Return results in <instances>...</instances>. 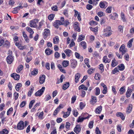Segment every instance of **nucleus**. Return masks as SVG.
Returning <instances> with one entry per match:
<instances>
[{
  "label": "nucleus",
  "mask_w": 134,
  "mask_h": 134,
  "mask_svg": "<svg viewBox=\"0 0 134 134\" xmlns=\"http://www.w3.org/2000/svg\"><path fill=\"white\" fill-rule=\"evenodd\" d=\"M17 128L19 130H23L24 128V122L21 121H20L17 124Z\"/></svg>",
  "instance_id": "3"
},
{
  "label": "nucleus",
  "mask_w": 134,
  "mask_h": 134,
  "mask_svg": "<svg viewBox=\"0 0 134 134\" xmlns=\"http://www.w3.org/2000/svg\"><path fill=\"white\" fill-rule=\"evenodd\" d=\"M58 67L62 72H63L64 73H66L65 71L62 68V66L61 65L58 64Z\"/></svg>",
  "instance_id": "29"
},
{
  "label": "nucleus",
  "mask_w": 134,
  "mask_h": 134,
  "mask_svg": "<svg viewBox=\"0 0 134 134\" xmlns=\"http://www.w3.org/2000/svg\"><path fill=\"white\" fill-rule=\"evenodd\" d=\"M80 45L83 47V49H85L86 47V43L84 41H82L80 43Z\"/></svg>",
  "instance_id": "31"
},
{
  "label": "nucleus",
  "mask_w": 134,
  "mask_h": 134,
  "mask_svg": "<svg viewBox=\"0 0 134 134\" xmlns=\"http://www.w3.org/2000/svg\"><path fill=\"white\" fill-rule=\"evenodd\" d=\"M96 92L95 95L96 96L99 95L100 93V90L98 87H97L96 88Z\"/></svg>",
  "instance_id": "36"
},
{
  "label": "nucleus",
  "mask_w": 134,
  "mask_h": 134,
  "mask_svg": "<svg viewBox=\"0 0 134 134\" xmlns=\"http://www.w3.org/2000/svg\"><path fill=\"white\" fill-rule=\"evenodd\" d=\"M23 8V6L21 5H20L14 8V9L15 10H16V11L18 12V11L20 10V9H22Z\"/></svg>",
  "instance_id": "39"
},
{
  "label": "nucleus",
  "mask_w": 134,
  "mask_h": 134,
  "mask_svg": "<svg viewBox=\"0 0 134 134\" xmlns=\"http://www.w3.org/2000/svg\"><path fill=\"white\" fill-rule=\"evenodd\" d=\"M111 30V27H108L104 29V32H108L110 31Z\"/></svg>",
  "instance_id": "60"
},
{
  "label": "nucleus",
  "mask_w": 134,
  "mask_h": 134,
  "mask_svg": "<svg viewBox=\"0 0 134 134\" xmlns=\"http://www.w3.org/2000/svg\"><path fill=\"white\" fill-rule=\"evenodd\" d=\"M43 111L41 112L39 114V115L38 116L39 118L41 119H43V118H42V116H43Z\"/></svg>",
  "instance_id": "63"
},
{
  "label": "nucleus",
  "mask_w": 134,
  "mask_h": 134,
  "mask_svg": "<svg viewBox=\"0 0 134 134\" xmlns=\"http://www.w3.org/2000/svg\"><path fill=\"white\" fill-rule=\"evenodd\" d=\"M10 76L15 80H18L20 79V76L19 75L15 73L11 74Z\"/></svg>",
  "instance_id": "5"
},
{
  "label": "nucleus",
  "mask_w": 134,
  "mask_h": 134,
  "mask_svg": "<svg viewBox=\"0 0 134 134\" xmlns=\"http://www.w3.org/2000/svg\"><path fill=\"white\" fill-rule=\"evenodd\" d=\"M75 43L74 41V40L73 39L71 40V42L69 46L70 47H71L74 46L75 45Z\"/></svg>",
  "instance_id": "58"
},
{
  "label": "nucleus",
  "mask_w": 134,
  "mask_h": 134,
  "mask_svg": "<svg viewBox=\"0 0 134 134\" xmlns=\"http://www.w3.org/2000/svg\"><path fill=\"white\" fill-rule=\"evenodd\" d=\"M125 45L124 44H122L120 48L119 51L121 52L123 50L125 49Z\"/></svg>",
  "instance_id": "41"
},
{
  "label": "nucleus",
  "mask_w": 134,
  "mask_h": 134,
  "mask_svg": "<svg viewBox=\"0 0 134 134\" xmlns=\"http://www.w3.org/2000/svg\"><path fill=\"white\" fill-rule=\"evenodd\" d=\"M99 75L98 73H97L94 76V78L96 80H99L100 79Z\"/></svg>",
  "instance_id": "53"
},
{
  "label": "nucleus",
  "mask_w": 134,
  "mask_h": 134,
  "mask_svg": "<svg viewBox=\"0 0 134 134\" xmlns=\"http://www.w3.org/2000/svg\"><path fill=\"white\" fill-rule=\"evenodd\" d=\"M13 60V57L11 55H9L7 57V62L9 64L12 63Z\"/></svg>",
  "instance_id": "7"
},
{
  "label": "nucleus",
  "mask_w": 134,
  "mask_h": 134,
  "mask_svg": "<svg viewBox=\"0 0 134 134\" xmlns=\"http://www.w3.org/2000/svg\"><path fill=\"white\" fill-rule=\"evenodd\" d=\"M79 24V23L78 22H76V30L77 29H78L77 31L79 32H80V29L78 26Z\"/></svg>",
  "instance_id": "50"
},
{
  "label": "nucleus",
  "mask_w": 134,
  "mask_h": 134,
  "mask_svg": "<svg viewBox=\"0 0 134 134\" xmlns=\"http://www.w3.org/2000/svg\"><path fill=\"white\" fill-rule=\"evenodd\" d=\"M96 97L92 96L90 100V102L91 103L93 104L97 102Z\"/></svg>",
  "instance_id": "10"
},
{
  "label": "nucleus",
  "mask_w": 134,
  "mask_h": 134,
  "mask_svg": "<svg viewBox=\"0 0 134 134\" xmlns=\"http://www.w3.org/2000/svg\"><path fill=\"white\" fill-rule=\"evenodd\" d=\"M54 17V14H51L48 16V19L50 20H52L53 19Z\"/></svg>",
  "instance_id": "40"
},
{
  "label": "nucleus",
  "mask_w": 134,
  "mask_h": 134,
  "mask_svg": "<svg viewBox=\"0 0 134 134\" xmlns=\"http://www.w3.org/2000/svg\"><path fill=\"white\" fill-rule=\"evenodd\" d=\"M93 121H90L88 125V127L90 129L92 128L93 127Z\"/></svg>",
  "instance_id": "55"
},
{
  "label": "nucleus",
  "mask_w": 134,
  "mask_h": 134,
  "mask_svg": "<svg viewBox=\"0 0 134 134\" xmlns=\"http://www.w3.org/2000/svg\"><path fill=\"white\" fill-rule=\"evenodd\" d=\"M110 60L107 58V56L104 57L103 58V62L105 63H109L110 62Z\"/></svg>",
  "instance_id": "21"
},
{
  "label": "nucleus",
  "mask_w": 134,
  "mask_h": 134,
  "mask_svg": "<svg viewBox=\"0 0 134 134\" xmlns=\"http://www.w3.org/2000/svg\"><path fill=\"white\" fill-rule=\"evenodd\" d=\"M38 20L35 19L30 21V26L31 27H35L37 26L36 23L38 22Z\"/></svg>",
  "instance_id": "4"
},
{
  "label": "nucleus",
  "mask_w": 134,
  "mask_h": 134,
  "mask_svg": "<svg viewBox=\"0 0 134 134\" xmlns=\"http://www.w3.org/2000/svg\"><path fill=\"white\" fill-rule=\"evenodd\" d=\"M77 15V18L79 21H81V14L80 13H78V12L76 11V17Z\"/></svg>",
  "instance_id": "32"
},
{
  "label": "nucleus",
  "mask_w": 134,
  "mask_h": 134,
  "mask_svg": "<svg viewBox=\"0 0 134 134\" xmlns=\"http://www.w3.org/2000/svg\"><path fill=\"white\" fill-rule=\"evenodd\" d=\"M26 104V102L25 101H23L20 104V106L21 108L25 106Z\"/></svg>",
  "instance_id": "61"
},
{
  "label": "nucleus",
  "mask_w": 134,
  "mask_h": 134,
  "mask_svg": "<svg viewBox=\"0 0 134 134\" xmlns=\"http://www.w3.org/2000/svg\"><path fill=\"white\" fill-rule=\"evenodd\" d=\"M69 64V61L67 60L64 61L62 63V65L64 67H66L68 66Z\"/></svg>",
  "instance_id": "20"
},
{
  "label": "nucleus",
  "mask_w": 134,
  "mask_h": 134,
  "mask_svg": "<svg viewBox=\"0 0 134 134\" xmlns=\"http://www.w3.org/2000/svg\"><path fill=\"white\" fill-rule=\"evenodd\" d=\"M26 30L28 32H29L30 33H34V32L32 29L29 27H26Z\"/></svg>",
  "instance_id": "45"
},
{
  "label": "nucleus",
  "mask_w": 134,
  "mask_h": 134,
  "mask_svg": "<svg viewBox=\"0 0 134 134\" xmlns=\"http://www.w3.org/2000/svg\"><path fill=\"white\" fill-rule=\"evenodd\" d=\"M13 110V109L11 107L10 108L7 112V114L8 115L10 114L11 113Z\"/></svg>",
  "instance_id": "44"
},
{
  "label": "nucleus",
  "mask_w": 134,
  "mask_h": 134,
  "mask_svg": "<svg viewBox=\"0 0 134 134\" xmlns=\"http://www.w3.org/2000/svg\"><path fill=\"white\" fill-rule=\"evenodd\" d=\"M95 132L96 134H101V132L99 130V128L97 127L96 128Z\"/></svg>",
  "instance_id": "46"
},
{
  "label": "nucleus",
  "mask_w": 134,
  "mask_h": 134,
  "mask_svg": "<svg viewBox=\"0 0 134 134\" xmlns=\"http://www.w3.org/2000/svg\"><path fill=\"white\" fill-rule=\"evenodd\" d=\"M112 7H109L106 10V12L107 13H110L111 12Z\"/></svg>",
  "instance_id": "34"
},
{
  "label": "nucleus",
  "mask_w": 134,
  "mask_h": 134,
  "mask_svg": "<svg viewBox=\"0 0 134 134\" xmlns=\"http://www.w3.org/2000/svg\"><path fill=\"white\" fill-rule=\"evenodd\" d=\"M74 60L72 59L71 60V67L73 69L75 68V62H74Z\"/></svg>",
  "instance_id": "38"
},
{
  "label": "nucleus",
  "mask_w": 134,
  "mask_h": 134,
  "mask_svg": "<svg viewBox=\"0 0 134 134\" xmlns=\"http://www.w3.org/2000/svg\"><path fill=\"white\" fill-rule=\"evenodd\" d=\"M58 7L57 5H55L51 7L52 10L54 11H58Z\"/></svg>",
  "instance_id": "47"
},
{
  "label": "nucleus",
  "mask_w": 134,
  "mask_h": 134,
  "mask_svg": "<svg viewBox=\"0 0 134 134\" xmlns=\"http://www.w3.org/2000/svg\"><path fill=\"white\" fill-rule=\"evenodd\" d=\"M94 69L92 68H91L89 70H88V73L90 74H92L93 72V70Z\"/></svg>",
  "instance_id": "62"
},
{
  "label": "nucleus",
  "mask_w": 134,
  "mask_h": 134,
  "mask_svg": "<svg viewBox=\"0 0 134 134\" xmlns=\"http://www.w3.org/2000/svg\"><path fill=\"white\" fill-rule=\"evenodd\" d=\"M76 58L80 59V61L82 62L83 60V57L77 52H76Z\"/></svg>",
  "instance_id": "19"
},
{
  "label": "nucleus",
  "mask_w": 134,
  "mask_h": 134,
  "mask_svg": "<svg viewBox=\"0 0 134 134\" xmlns=\"http://www.w3.org/2000/svg\"><path fill=\"white\" fill-rule=\"evenodd\" d=\"M46 76L44 75H42L39 77V83L41 84L45 82Z\"/></svg>",
  "instance_id": "8"
},
{
  "label": "nucleus",
  "mask_w": 134,
  "mask_h": 134,
  "mask_svg": "<svg viewBox=\"0 0 134 134\" xmlns=\"http://www.w3.org/2000/svg\"><path fill=\"white\" fill-rule=\"evenodd\" d=\"M38 71L37 69H34V70L31 72V74L33 75H36L38 73Z\"/></svg>",
  "instance_id": "27"
},
{
  "label": "nucleus",
  "mask_w": 134,
  "mask_h": 134,
  "mask_svg": "<svg viewBox=\"0 0 134 134\" xmlns=\"http://www.w3.org/2000/svg\"><path fill=\"white\" fill-rule=\"evenodd\" d=\"M132 91V89L128 88L126 93V96L128 98L130 97Z\"/></svg>",
  "instance_id": "12"
},
{
  "label": "nucleus",
  "mask_w": 134,
  "mask_h": 134,
  "mask_svg": "<svg viewBox=\"0 0 134 134\" xmlns=\"http://www.w3.org/2000/svg\"><path fill=\"white\" fill-rule=\"evenodd\" d=\"M125 87L123 86L121 87L119 90L120 91V94H123L124 92L125 91Z\"/></svg>",
  "instance_id": "26"
},
{
  "label": "nucleus",
  "mask_w": 134,
  "mask_h": 134,
  "mask_svg": "<svg viewBox=\"0 0 134 134\" xmlns=\"http://www.w3.org/2000/svg\"><path fill=\"white\" fill-rule=\"evenodd\" d=\"M45 89V87H43L40 90L36 92L35 95L36 96H40L43 94Z\"/></svg>",
  "instance_id": "2"
},
{
  "label": "nucleus",
  "mask_w": 134,
  "mask_h": 134,
  "mask_svg": "<svg viewBox=\"0 0 134 134\" xmlns=\"http://www.w3.org/2000/svg\"><path fill=\"white\" fill-rule=\"evenodd\" d=\"M121 18L122 19L123 21H125L126 20L125 19V17L124 14L122 13H121Z\"/></svg>",
  "instance_id": "56"
},
{
  "label": "nucleus",
  "mask_w": 134,
  "mask_h": 134,
  "mask_svg": "<svg viewBox=\"0 0 134 134\" xmlns=\"http://www.w3.org/2000/svg\"><path fill=\"white\" fill-rule=\"evenodd\" d=\"M102 110V107L100 106L96 108L95 110V112L96 114H100Z\"/></svg>",
  "instance_id": "14"
},
{
  "label": "nucleus",
  "mask_w": 134,
  "mask_h": 134,
  "mask_svg": "<svg viewBox=\"0 0 134 134\" xmlns=\"http://www.w3.org/2000/svg\"><path fill=\"white\" fill-rule=\"evenodd\" d=\"M70 115V112H67L66 113H64L63 117L64 118H66L68 116Z\"/></svg>",
  "instance_id": "51"
},
{
  "label": "nucleus",
  "mask_w": 134,
  "mask_h": 134,
  "mask_svg": "<svg viewBox=\"0 0 134 134\" xmlns=\"http://www.w3.org/2000/svg\"><path fill=\"white\" fill-rule=\"evenodd\" d=\"M22 86V84L20 83H18L15 86V89L17 91H18L19 90V88L21 87Z\"/></svg>",
  "instance_id": "25"
},
{
  "label": "nucleus",
  "mask_w": 134,
  "mask_h": 134,
  "mask_svg": "<svg viewBox=\"0 0 134 134\" xmlns=\"http://www.w3.org/2000/svg\"><path fill=\"white\" fill-rule=\"evenodd\" d=\"M125 68V66L123 64H121L119 66V69L121 71L123 70Z\"/></svg>",
  "instance_id": "35"
},
{
  "label": "nucleus",
  "mask_w": 134,
  "mask_h": 134,
  "mask_svg": "<svg viewBox=\"0 0 134 134\" xmlns=\"http://www.w3.org/2000/svg\"><path fill=\"white\" fill-rule=\"evenodd\" d=\"M63 25V23L60 20H56L54 24V26L57 28H58L59 26L60 25Z\"/></svg>",
  "instance_id": "6"
},
{
  "label": "nucleus",
  "mask_w": 134,
  "mask_h": 134,
  "mask_svg": "<svg viewBox=\"0 0 134 134\" xmlns=\"http://www.w3.org/2000/svg\"><path fill=\"white\" fill-rule=\"evenodd\" d=\"M99 68L102 72L104 71V66L102 64H101L99 65Z\"/></svg>",
  "instance_id": "52"
},
{
  "label": "nucleus",
  "mask_w": 134,
  "mask_h": 134,
  "mask_svg": "<svg viewBox=\"0 0 134 134\" xmlns=\"http://www.w3.org/2000/svg\"><path fill=\"white\" fill-rule=\"evenodd\" d=\"M50 35V31L49 29H45L44 30V32L43 33V38L46 39L47 37L49 36Z\"/></svg>",
  "instance_id": "1"
},
{
  "label": "nucleus",
  "mask_w": 134,
  "mask_h": 134,
  "mask_svg": "<svg viewBox=\"0 0 134 134\" xmlns=\"http://www.w3.org/2000/svg\"><path fill=\"white\" fill-rule=\"evenodd\" d=\"M35 101L34 100H33L30 102L29 106V108L30 109H31L33 104L35 102Z\"/></svg>",
  "instance_id": "37"
},
{
  "label": "nucleus",
  "mask_w": 134,
  "mask_h": 134,
  "mask_svg": "<svg viewBox=\"0 0 134 134\" xmlns=\"http://www.w3.org/2000/svg\"><path fill=\"white\" fill-rule=\"evenodd\" d=\"M69 82H67L63 85V89L64 90H66L69 87Z\"/></svg>",
  "instance_id": "22"
},
{
  "label": "nucleus",
  "mask_w": 134,
  "mask_h": 134,
  "mask_svg": "<svg viewBox=\"0 0 134 134\" xmlns=\"http://www.w3.org/2000/svg\"><path fill=\"white\" fill-rule=\"evenodd\" d=\"M118 64L117 62H116V61L115 59L114 58L112 61V63L111 65L112 67H114L116 66Z\"/></svg>",
  "instance_id": "28"
},
{
  "label": "nucleus",
  "mask_w": 134,
  "mask_h": 134,
  "mask_svg": "<svg viewBox=\"0 0 134 134\" xmlns=\"http://www.w3.org/2000/svg\"><path fill=\"white\" fill-rule=\"evenodd\" d=\"M90 118V116H88L86 117H81V116H79L77 119V121L78 122H82L84 120L86 119H88Z\"/></svg>",
  "instance_id": "9"
},
{
  "label": "nucleus",
  "mask_w": 134,
  "mask_h": 134,
  "mask_svg": "<svg viewBox=\"0 0 134 134\" xmlns=\"http://www.w3.org/2000/svg\"><path fill=\"white\" fill-rule=\"evenodd\" d=\"M4 45L5 46L7 47H9L10 45V43L7 40H5V41H4Z\"/></svg>",
  "instance_id": "54"
},
{
  "label": "nucleus",
  "mask_w": 134,
  "mask_h": 134,
  "mask_svg": "<svg viewBox=\"0 0 134 134\" xmlns=\"http://www.w3.org/2000/svg\"><path fill=\"white\" fill-rule=\"evenodd\" d=\"M64 77H65L63 75H62L61 76L60 79V81H58L57 82L58 83H59L60 82H63V79L64 78Z\"/></svg>",
  "instance_id": "48"
},
{
  "label": "nucleus",
  "mask_w": 134,
  "mask_h": 134,
  "mask_svg": "<svg viewBox=\"0 0 134 134\" xmlns=\"http://www.w3.org/2000/svg\"><path fill=\"white\" fill-rule=\"evenodd\" d=\"M133 40V38H132L130 39L128 42L127 46L129 48H130L132 47Z\"/></svg>",
  "instance_id": "30"
},
{
  "label": "nucleus",
  "mask_w": 134,
  "mask_h": 134,
  "mask_svg": "<svg viewBox=\"0 0 134 134\" xmlns=\"http://www.w3.org/2000/svg\"><path fill=\"white\" fill-rule=\"evenodd\" d=\"M70 124L69 122H66V123L65 127L67 129L66 131H68L70 129Z\"/></svg>",
  "instance_id": "33"
},
{
  "label": "nucleus",
  "mask_w": 134,
  "mask_h": 134,
  "mask_svg": "<svg viewBox=\"0 0 134 134\" xmlns=\"http://www.w3.org/2000/svg\"><path fill=\"white\" fill-rule=\"evenodd\" d=\"M54 56L55 58H58L60 56V54L58 52H56L54 54Z\"/></svg>",
  "instance_id": "57"
},
{
  "label": "nucleus",
  "mask_w": 134,
  "mask_h": 134,
  "mask_svg": "<svg viewBox=\"0 0 134 134\" xmlns=\"http://www.w3.org/2000/svg\"><path fill=\"white\" fill-rule=\"evenodd\" d=\"M132 109V105L131 104H130L127 107L126 112L127 114H129L131 112Z\"/></svg>",
  "instance_id": "13"
},
{
  "label": "nucleus",
  "mask_w": 134,
  "mask_h": 134,
  "mask_svg": "<svg viewBox=\"0 0 134 134\" xmlns=\"http://www.w3.org/2000/svg\"><path fill=\"white\" fill-rule=\"evenodd\" d=\"M85 36L82 35H81L79 36V37L77 39V41L78 42H80L81 41L84 39Z\"/></svg>",
  "instance_id": "24"
},
{
  "label": "nucleus",
  "mask_w": 134,
  "mask_h": 134,
  "mask_svg": "<svg viewBox=\"0 0 134 134\" xmlns=\"http://www.w3.org/2000/svg\"><path fill=\"white\" fill-rule=\"evenodd\" d=\"M34 89L32 88H31L29 91L28 93V95L30 97L31 96L32 93L33 92Z\"/></svg>",
  "instance_id": "49"
},
{
  "label": "nucleus",
  "mask_w": 134,
  "mask_h": 134,
  "mask_svg": "<svg viewBox=\"0 0 134 134\" xmlns=\"http://www.w3.org/2000/svg\"><path fill=\"white\" fill-rule=\"evenodd\" d=\"M64 52L66 54V55L68 57H69L70 56L72 52L70 50L68 49H66L64 50Z\"/></svg>",
  "instance_id": "15"
},
{
  "label": "nucleus",
  "mask_w": 134,
  "mask_h": 134,
  "mask_svg": "<svg viewBox=\"0 0 134 134\" xmlns=\"http://www.w3.org/2000/svg\"><path fill=\"white\" fill-rule=\"evenodd\" d=\"M59 38L57 36H56L53 38V43H54L57 44L59 42Z\"/></svg>",
  "instance_id": "18"
},
{
  "label": "nucleus",
  "mask_w": 134,
  "mask_h": 134,
  "mask_svg": "<svg viewBox=\"0 0 134 134\" xmlns=\"http://www.w3.org/2000/svg\"><path fill=\"white\" fill-rule=\"evenodd\" d=\"M53 52V51L49 48H47L45 51V52L47 55H49L52 54Z\"/></svg>",
  "instance_id": "16"
},
{
  "label": "nucleus",
  "mask_w": 134,
  "mask_h": 134,
  "mask_svg": "<svg viewBox=\"0 0 134 134\" xmlns=\"http://www.w3.org/2000/svg\"><path fill=\"white\" fill-rule=\"evenodd\" d=\"M116 115L118 117H120L123 120H125V116L122 113L120 112H117L116 114Z\"/></svg>",
  "instance_id": "11"
},
{
  "label": "nucleus",
  "mask_w": 134,
  "mask_h": 134,
  "mask_svg": "<svg viewBox=\"0 0 134 134\" xmlns=\"http://www.w3.org/2000/svg\"><path fill=\"white\" fill-rule=\"evenodd\" d=\"M69 23H70L69 22L68 20H65L64 23H63V25H64L65 26H66L68 24H69Z\"/></svg>",
  "instance_id": "64"
},
{
  "label": "nucleus",
  "mask_w": 134,
  "mask_h": 134,
  "mask_svg": "<svg viewBox=\"0 0 134 134\" xmlns=\"http://www.w3.org/2000/svg\"><path fill=\"white\" fill-rule=\"evenodd\" d=\"M92 7V6L89 4H88L86 5V8L88 10H90Z\"/></svg>",
  "instance_id": "59"
},
{
  "label": "nucleus",
  "mask_w": 134,
  "mask_h": 134,
  "mask_svg": "<svg viewBox=\"0 0 134 134\" xmlns=\"http://www.w3.org/2000/svg\"><path fill=\"white\" fill-rule=\"evenodd\" d=\"M81 130V127L79 125H77L76 126V133H78Z\"/></svg>",
  "instance_id": "23"
},
{
  "label": "nucleus",
  "mask_w": 134,
  "mask_h": 134,
  "mask_svg": "<svg viewBox=\"0 0 134 134\" xmlns=\"http://www.w3.org/2000/svg\"><path fill=\"white\" fill-rule=\"evenodd\" d=\"M4 40L1 37H0V47L2 46L4 43Z\"/></svg>",
  "instance_id": "42"
},
{
  "label": "nucleus",
  "mask_w": 134,
  "mask_h": 134,
  "mask_svg": "<svg viewBox=\"0 0 134 134\" xmlns=\"http://www.w3.org/2000/svg\"><path fill=\"white\" fill-rule=\"evenodd\" d=\"M23 68V66L22 65H19L16 70V72L17 73H19L22 70Z\"/></svg>",
  "instance_id": "17"
},
{
  "label": "nucleus",
  "mask_w": 134,
  "mask_h": 134,
  "mask_svg": "<svg viewBox=\"0 0 134 134\" xmlns=\"http://www.w3.org/2000/svg\"><path fill=\"white\" fill-rule=\"evenodd\" d=\"M2 134H8V131L6 129H4L1 131Z\"/></svg>",
  "instance_id": "43"
}]
</instances>
